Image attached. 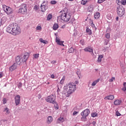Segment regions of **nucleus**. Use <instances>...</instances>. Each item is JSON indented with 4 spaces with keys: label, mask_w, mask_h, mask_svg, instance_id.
I'll list each match as a JSON object with an SVG mask.
<instances>
[{
    "label": "nucleus",
    "mask_w": 126,
    "mask_h": 126,
    "mask_svg": "<svg viewBox=\"0 0 126 126\" xmlns=\"http://www.w3.org/2000/svg\"><path fill=\"white\" fill-rule=\"evenodd\" d=\"M75 83H77V82L76 81V82H75Z\"/></svg>",
    "instance_id": "nucleus-59"
},
{
    "label": "nucleus",
    "mask_w": 126,
    "mask_h": 126,
    "mask_svg": "<svg viewBox=\"0 0 126 126\" xmlns=\"http://www.w3.org/2000/svg\"><path fill=\"white\" fill-rule=\"evenodd\" d=\"M52 14H49V15L47 16V20H51L52 19Z\"/></svg>",
    "instance_id": "nucleus-31"
},
{
    "label": "nucleus",
    "mask_w": 126,
    "mask_h": 126,
    "mask_svg": "<svg viewBox=\"0 0 126 126\" xmlns=\"http://www.w3.org/2000/svg\"><path fill=\"white\" fill-rule=\"evenodd\" d=\"M88 1H89V0H82L81 3L83 5H85V4L87 3V2H88Z\"/></svg>",
    "instance_id": "nucleus-26"
},
{
    "label": "nucleus",
    "mask_w": 126,
    "mask_h": 126,
    "mask_svg": "<svg viewBox=\"0 0 126 126\" xmlns=\"http://www.w3.org/2000/svg\"><path fill=\"white\" fill-rule=\"evenodd\" d=\"M36 31H42V27L41 26H37L35 28Z\"/></svg>",
    "instance_id": "nucleus-24"
},
{
    "label": "nucleus",
    "mask_w": 126,
    "mask_h": 126,
    "mask_svg": "<svg viewBox=\"0 0 126 126\" xmlns=\"http://www.w3.org/2000/svg\"><path fill=\"white\" fill-rule=\"evenodd\" d=\"M57 93H58V96H59V95H60V94H61V93H62L61 92V89H60V88H58V90H57Z\"/></svg>",
    "instance_id": "nucleus-40"
},
{
    "label": "nucleus",
    "mask_w": 126,
    "mask_h": 126,
    "mask_svg": "<svg viewBox=\"0 0 126 126\" xmlns=\"http://www.w3.org/2000/svg\"><path fill=\"white\" fill-rule=\"evenodd\" d=\"M65 90L67 94H71L76 90V85L73 83H70L67 85Z\"/></svg>",
    "instance_id": "nucleus-3"
},
{
    "label": "nucleus",
    "mask_w": 126,
    "mask_h": 126,
    "mask_svg": "<svg viewBox=\"0 0 126 126\" xmlns=\"http://www.w3.org/2000/svg\"><path fill=\"white\" fill-rule=\"evenodd\" d=\"M16 63L17 65L18 64L19 65L21 63H24L23 61L22 60V57L17 56L15 58Z\"/></svg>",
    "instance_id": "nucleus-9"
},
{
    "label": "nucleus",
    "mask_w": 126,
    "mask_h": 126,
    "mask_svg": "<svg viewBox=\"0 0 126 126\" xmlns=\"http://www.w3.org/2000/svg\"><path fill=\"white\" fill-rule=\"evenodd\" d=\"M116 19L117 21H119V17H117Z\"/></svg>",
    "instance_id": "nucleus-53"
},
{
    "label": "nucleus",
    "mask_w": 126,
    "mask_h": 126,
    "mask_svg": "<svg viewBox=\"0 0 126 126\" xmlns=\"http://www.w3.org/2000/svg\"><path fill=\"white\" fill-rule=\"evenodd\" d=\"M122 0H116V3L118 4V5H120L122 3Z\"/></svg>",
    "instance_id": "nucleus-35"
},
{
    "label": "nucleus",
    "mask_w": 126,
    "mask_h": 126,
    "mask_svg": "<svg viewBox=\"0 0 126 126\" xmlns=\"http://www.w3.org/2000/svg\"><path fill=\"white\" fill-rule=\"evenodd\" d=\"M74 52V49H73V47H71L68 50V53H72Z\"/></svg>",
    "instance_id": "nucleus-29"
},
{
    "label": "nucleus",
    "mask_w": 126,
    "mask_h": 126,
    "mask_svg": "<svg viewBox=\"0 0 126 126\" xmlns=\"http://www.w3.org/2000/svg\"><path fill=\"white\" fill-rule=\"evenodd\" d=\"M29 56H30V55L28 53V52L25 53L24 56L23 57H22V60H23V63H25V62L28 60Z\"/></svg>",
    "instance_id": "nucleus-10"
},
{
    "label": "nucleus",
    "mask_w": 126,
    "mask_h": 126,
    "mask_svg": "<svg viewBox=\"0 0 126 126\" xmlns=\"http://www.w3.org/2000/svg\"><path fill=\"white\" fill-rule=\"evenodd\" d=\"M69 1H73L74 0H68Z\"/></svg>",
    "instance_id": "nucleus-54"
},
{
    "label": "nucleus",
    "mask_w": 126,
    "mask_h": 126,
    "mask_svg": "<svg viewBox=\"0 0 126 126\" xmlns=\"http://www.w3.org/2000/svg\"><path fill=\"white\" fill-rule=\"evenodd\" d=\"M116 116H117V117H119V116H122V115L121 114V113H120L119 112V111H117V112H116Z\"/></svg>",
    "instance_id": "nucleus-44"
},
{
    "label": "nucleus",
    "mask_w": 126,
    "mask_h": 126,
    "mask_svg": "<svg viewBox=\"0 0 126 126\" xmlns=\"http://www.w3.org/2000/svg\"><path fill=\"white\" fill-rule=\"evenodd\" d=\"M18 86L19 88L22 87V83L21 82H20L18 84Z\"/></svg>",
    "instance_id": "nucleus-45"
},
{
    "label": "nucleus",
    "mask_w": 126,
    "mask_h": 126,
    "mask_svg": "<svg viewBox=\"0 0 126 126\" xmlns=\"http://www.w3.org/2000/svg\"><path fill=\"white\" fill-rule=\"evenodd\" d=\"M33 9H34V10H38V9H39V6L36 5L34 6Z\"/></svg>",
    "instance_id": "nucleus-37"
},
{
    "label": "nucleus",
    "mask_w": 126,
    "mask_h": 126,
    "mask_svg": "<svg viewBox=\"0 0 126 126\" xmlns=\"http://www.w3.org/2000/svg\"><path fill=\"white\" fill-rule=\"evenodd\" d=\"M90 8H91L92 10L93 9V8L92 7H90Z\"/></svg>",
    "instance_id": "nucleus-56"
},
{
    "label": "nucleus",
    "mask_w": 126,
    "mask_h": 126,
    "mask_svg": "<svg viewBox=\"0 0 126 126\" xmlns=\"http://www.w3.org/2000/svg\"><path fill=\"white\" fill-rule=\"evenodd\" d=\"M93 126H95V125H96V122L94 121V122H93Z\"/></svg>",
    "instance_id": "nucleus-52"
},
{
    "label": "nucleus",
    "mask_w": 126,
    "mask_h": 126,
    "mask_svg": "<svg viewBox=\"0 0 126 126\" xmlns=\"http://www.w3.org/2000/svg\"><path fill=\"white\" fill-rule=\"evenodd\" d=\"M115 77H112V78H111V79H109V82H113V81H114V80H115Z\"/></svg>",
    "instance_id": "nucleus-41"
},
{
    "label": "nucleus",
    "mask_w": 126,
    "mask_h": 126,
    "mask_svg": "<svg viewBox=\"0 0 126 126\" xmlns=\"http://www.w3.org/2000/svg\"><path fill=\"white\" fill-rule=\"evenodd\" d=\"M6 32L14 36H16L21 33V29L17 23H13L8 26L6 29Z\"/></svg>",
    "instance_id": "nucleus-1"
},
{
    "label": "nucleus",
    "mask_w": 126,
    "mask_h": 126,
    "mask_svg": "<svg viewBox=\"0 0 126 126\" xmlns=\"http://www.w3.org/2000/svg\"><path fill=\"white\" fill-rule=\"evenodd\" d=\"M121 4H123V5H126V0H123L121 1Z\"/></svg>",
    "instance_id": "nucleus-43"
},
{
    "label": "nucleus",
    "mask_w": 126,
    "mask_h": 126,
    "mask_svg": "<svg viewBox=\"0 0 126 126\" xmlns=\"http://www.w3.org/2000/svg\"><path fill=\"white\" fill-rule=\"evenodd\" d=\"M56 43H57L58 45H60V46H63V47H64V45L63 43V41H61V40L58 37H56Z\"/></svg>",
    "instance_id": "nucleus-14"
},
{
    "label": "nucleus",
    "mask_w": 126,
    "mask_h": 126,
    "mask_svg": "<svg viewBox=\"0 0 126 126\" xmlns=\"http://www.w3.org/2000/svg\"><path fill=\"white\" fill-rule=\"evenodd\" d=\"M27 12V5L22 4L19 7L18 13L20 14H25Z\"/></svg>",
    "instance_id": "nucleus-6"
},
{
    "label": "nucleus",
    "mask_w": 126,
    "mask_h": 126,
    "mask_svg": "<svg viewBox=\"0 0 126 126\" xmlns=\"http://www.w3.org/2000/svg\"><path fill=\"white\" fill-rule=\"evenodd\" d=\"M3 76V73L0 72V78H1Z\"/></svg>",
    "instance_id": "nucleus-47"
},
{
    "label": "nucleus",
    "mask_w": 126,
    "mask_h": 126,
    "mask_svg": "<svg viewBox=\"0 0 126 126\" xmlns=\"http://www.w3.org/2000/svg\"><path fill=\"white\" fill-rule=\"evenodd\" d=\"M17 68V63H14L12 66L9 67V69L10 71H13Z\"/></svg>",
    "instance_id": "nucleus-13"
},
{
    "label": "nucleus",
    "mask_w": 126,
    "mask_h": 126,
    "mask_svg": "<svg viewBox=\"0 0 126 126\" xmlns=\"http://www.w3.org/2000/svg\"><path fill=\"white\" fill-rule=\"evenodd\" d=\"M76 74H77L79 78H80V76H79V72L78 71V72H76Z\"/></svg>",
    "instance_id": "nucleus-50"
},
{
    "label": "nucleus",
    "mask_w": 126,
    "mask_h": 126,
    "mask_svg": "<svg viewBox=\"0 0 126 126\" xmlns=\"http://www.w3.org/2000/svg\"><path fill=\"white\" fill-rule=\"evenodd\" d=\"M97 116H98V114L96 112L92 114V117H93V118H95V117H97Z\"/></svg>",
    "instance_id": "nucleus-32"
},
{
    "label": "nucleus",
    "mask_w": 126,
    "mask_h": 126,
    "mask_svg": "<svg viewBox=\"0 0 126 126\" xmlns=\"http://www.w3.org/2000/svg\"><path fill=\"white\" fill-rule=\"evenodd\" d=\"M53 122V117L51 116H49L47 118V123L51 124Z\"/></svg>",
    "instance_id": "nucleus-18"
},
{
    "label": "nucleus",
    "mask_w": 126,
    "mask_h": 126,
    "mask_svg": "<svg viewBox=\"0 0 126 126\" xmlns=\"http://www.w3.org/2000/svg\"><path fill=\"white\" fill-rule=\"evenodd\" d=\"M56 63H57V62H56V61H53L51 62V63H53V64Z\"/></svg>",
    "instance_id": "nucleus-51"
},
{
    "label": "nucleus",
    "mask_w": 126,
    "mask_h": 126,
    "mask_svg": "<svg viewBox=\"0 0 126 126\" xmlns=\"http://www.w3.org/2000/svg\"><path fill=\"white\" fill-rule=\"evenodd\" d=\"M80 42H84V40H80Z\"/></svg>",
    "instance_id": "nucleus-55"
},
{
    "label": "nucleus",
    "mask_w": 126,
    "mask_h": 126,
    "mask_svg": "<svg viewBox=\"0 0 126 126\" xmlns=\"http://www.w3.org/2000/svg\"><path fill=\"white\" fill-rule=\"evenodd\" d=\"M51 4H57V1L56 0H52L51 1Z\"/></svg>",
    "instance_id": "nucleus-38"
},
{
    "label": "nucleus",
    "mask_w": 126,
    "mask_h": 126,
    "mask_svg": "<svg viewBox=\"0 0 126 126\" xmlns=\"http://www.w3.org/2000/svg\"><path fill=\"white\" fill-rule=\"evenodd\" d=\"M125 10H126L125 9V8H124L123 6H119L118 7H117V8L118 15H119V16H120L121 17L122 16H123V15L125 14Z\"/></svg>",
    "instance_id": "nucleus-8"
},
{
    "label": "nucleus",
    "mask_w": 126,
    "mask_h": 126,
    "mask_svg": "<svg viewBox=\"0 0 126 126\" xmlns=\"http://www.w3.org/2000/svg\"><path fill=\"white\" fill-rule=\"evenodd\" d=\"M58 123L60 124V123L62 122L63 123V122L64 121V120L63 118H60L58 119Z\"/></svg>",
    "instance_id": "nucleus-30"
},
{
    "label": "nucleus",
    "mask_w": 126,
    "mask_h": 126,
    "mask_svg": "<svg viewBox=\"0 0 126 126\" xmlns=\"http://www.w3.org/2000/svg\"><path fill=\"white\" fill-rule=\"evenodd\" d=\"M124 87L122 88L123 91H126V83H124L123 84Z\"/></svg>",
    "instance_id": "nucleus-33"
},
{
    "label": "nucleus",
    "mask_w": 126,
    "mask_h": 126,
    "mask_svg": "<svg viewBox=\"0 0 126 126\" xmlns=\"http://www.w3.org/2000/svg\"><path fill=\"white\" fill-rule=\"evenodd\" d=\"M20 95H17L15 97V103L16 104V106H18L19 104H20Z\"/></svg>",
    "instance_id": "nucleus-12"
},
{
    "label": "nucleus",
    "mask_w": 126,
    "mask_h": 126,
    "mask_svg": "<svg viewBox=\"0 0 126 126\" xmlns=\"http://www.w3.org/2000/svg\"><path fill=\"white\" fill-rule=\"evenodd\" d=\"M103 57H104V56L102 55H99L98 60H97V62L98 63H101V62H102V59H103Z\"/></svg>",
    "instance_id": "nucleus-20"
},
{
    "label": "nucleus",
    "mask_w": 126,
    "mask_h": 126,
    "mask_svg": "<svg viewBox=\"0 0 126 126\" xmlns=\"http://www.w3.org/2000/svg\"><path fill=\"white\" fill-rule=\"evenodd\" d=\"M86 32L88 33V35H92V32L91 30L89 29V28H87L86 29Z\"/></svg>",
    "instance_id": "nucleus-27"
},
{
    "label": "nucleus",
    "mask_w": 126,
    "mask_h": 126,
    "mask_svg": "<svg viewBox=\"0 0 126 126\" xmlns=\"http://www.w3.org/2000/svg\"><path fill=\"white\" fill-rule=\"evenodd\" d=\"M3 104H6V98H4L3 99Z\"/></svg>",
    "instance_id": "nucleus-48"
},
{
    "label": "nucleus",
    "mask_w": 126,
    "mask_h": 126,
    "mask_svg": "<svg viewBox=\"0 0 126 126\" xmlns=\"http://www.w3.org/2000/svg\"><path fill=\"white\" fill-rule=\"evenodd\" d=\"M99 81H100V79H98L97 80H95L92 83V86H95L96 84H97L98 82H99Z\"/></svg>",
    "instance_id": "nucleus-19"
},
{
    "label": "nucleus",
    "mask_w": 126,
    "mask_h": 126,
    "mask_svg": "<svg viewBox=\"0 0 126 126\" xmlns=\"http://www.w3.org/2000/svg\"><path fill=\"white\" fill-rule=\"evenodd\" d=\"M78 114V112L77 111H74L73 113V116H75V115H77Z\"/></svg>",
    "instance_id": "nucleus-46"
},
{
    "label": "nucleus",
    "mask_w": 126,
    "mask_h": 126,
    "mask_svg": "<svg viewBox=\"0 0 126 126\" xmlns=\"http://www.w3.org/2000/svg\"><path fill=\"white\" fill-rule=\"evenodd\" d=\"M6 21H7V18L5 16L3 17L1 19L0 24H1V25H3L4 23H6Z\"/></svg>",
    "instance_id": "nucleus-15"
},
{
    "label": "nucleus",
    "mask_w": 126,
    "mask_h": 126,
    "mask_svg": "<svg viewBox=\"0 0 126 126\" xmlns=\"http://www.w3.org/2000/svg\"><path fill=\"white\" fill-rule=\"evenodd\" d=\"M58 28H59V25H58V24H55L53 25V30H58Z\"/></svg>",
    "instance_id": "nucleus-23"
},
{
    "label": "nucleus",
    "mask_w": 126,
    "mask_h": 126,
    "mask_svg": "<svg viewBox=\"0 0 126 126\" xmlns=\"http://www.w3.org/2000/svg\"><path fill=\"white\" fill-rule=\"evenodd\" d=\"M45 100L46 102H48V103L54 104L56 106L55 109H56V110H59L58 102H56V95L54 94H51L47 97V98L45 99Z\"/></svg>",
    "instance_id": "nucleus-4"
},
{
    "label": "nucleus",
    "mask_w": 126,
    "mask_h": 126,
    "mask_svg": "<svg viewBox=\"0 0 126 126\" xmlns=\"http://www.w3.org/2000/svg\"><path fill=\"white\" fill-rule=\"evenodd\" d=\"M48 84H50V83H48Z\"/></svg>",
    "instance_id": "nucleus-60"
},
{
    "label": "nucleus",
    "mask_w": 126,
    "mask_h": 126,
    "mask_svg": "<svg viewBox=\"0 0 126 126\" xmlns=\"http://www.w3.org/2000/svg\"><path fill=\"white\" fill-rule=\"evenodd\" d=\"M45 2H46L45 1H43V3H45Z\"/></svg>",
    "instance_id": "nucleus-57"
},
{
    "label": "nucleus",
    "mask_w": 126,
    "mask_h": 126,
    "mask_svg": "<svg viewBox=\"0 0 126 126\" xmlns=\"http://www.w3.org/2000/svg\"><path fill=\"white\" fill-rule=\"evenodd\" d=\"M51 77L52 78V79H55V75L52 74Z\"/></svg>",
    "instance_id": "nucleus-49"
},
{
    "label": "nucleus",
    "mask_w": 126,
    "mask_h": 126,
    "mask_svg": "<svg viewBox=\"0 0 126 126\" xmlns=\"http://www.w3.org/2000/svg\"><path fill=\"white\" fill-rule=\"evenodd\" d=\"M60 13H61V19L62 20L65 22H68L70 20L71 16L68 13V10L67 8H65L63 11H61Z\"/></svg>",
    "instance_id": "nucleus-2"
},
{
    "label": "nucleus",
    "mask_w": 126,
    "mask_h": 126,
    "mask_svg": "<svg viewBox=\"0 0 126 126\" xmlns=\"http://www.w3.org/2000/svg\"><path fill=\"white\" fill-rule=\"evenodd\" d=\"M4 112H6V114H9L10 113V111H9V109L8 108H6L4 110Z\"/></svg>",
    "instance_id": "nucleus-34"
},
{
    "label": "nucleus",
    "mask_w": 126,
    "mask_h": 126,
    "mask_svg": "<svg viewBox=\"0 0 126 126\" xmlns=\"http://www.w3.org/2000/svg\"><path fill=\"white\" fill-rule=\"evenodd\" d=\"M89 114H90V111H89V109H86L81 112V115L82 116L81 120L82 122H86V120H87L86 117H88Z\"/></svg>",
    "instance_id": "nucleus-7"
},
{
    "label": "nucleus",
    "mask_w": 126,
    "mask_h": 126,
    "mask_svg": "<svg viewBox=\"0 0 126 126\" xmlns=\"http://www.w3.org/2000/svg\"><path fill=\"white\" fill-rule=\"evenodd\" d=\"M94 17L95 19H98L100 17V13L96 12L94 14Z\"/></svg>",
    "instance_id": "nucleus-21"
},
{
    "label": "nucleus",
    "mask_w": 126,
    "mask_h": 126,
    "mask_svg": "<svg viewBox=\"0 0 126 126\" xmlns=\"http://www.w3.org/2000/svg\"><path fill=\"white\" fill-rule=\"evenodd\" d=\"M39 54H34L33 55V57L34 58V59H38V58L39 57Z\"/></svg>",
    "instance_id": "nucleus-36"
},
{
    "label": "nucleus",
    "mask_w": 126,
    "mask_h": 126,
    "mask_svg": "<svg viewBox=\"0 0 126 126\" xmlns=\"http://www.w3.org/2000/svg\"><path fill=\"white\" fill-rule=\"evenodd\" d=\"M64 80H65V76H63L60 82V84H63L64 83Z\"/></svg>",
    "instance_id": "nucleus-25"
},
{
    "label": "nucleus",
    "mask_w": 126,
    "mask_h": 126,
    "mask_svg": "<svg viewBox=\"0 0 126 126\" xmlns=\"http://www.w3.org/2000/svg\"><path fill=\"white\" fill-rule=\"evenodd\" d=\"M110 33H106L105 34V38H107V39H109L110 38Z\"/></svg>",
    "instance_id": "nucleus-39"
},
{
    "label": "nucleus",
    "mask_w": 126,
    "mask_h": 126,
    "mask_svg": "<svg viewBox=\"0 0 126 126\" xmlns=\"http://www.w3.org/2000/svg\"><path fill=\"white\" fill-rule=\"evenodd\" d=\"M41 8L42 12H45L46 11V6L45 5L41 4Z\"/></svg>",
    "instance_id": "nucleus-22"
},
{
    "label": "nucleus",
    "mask_w": 126,
    "mask_h": 126,
    "mask_svg": "<svg viewBox=\"0 0 126 126\" xmlns=\"http://www.w3.org/2000/svg\"><path fill=\"white\" fill-rule=\"evenodd\" d=\"M84 51L85 52H89V53H91L92 56H93L94 55V53L93 52V48L92 47H86V48L84 49Z\"/></svg>",
    "instance_id": "nucleus-11"
},
{
    "label": "nucleus",
    "mask_w": 126,
    "mask_h": 126,
    "mask_svg": "<svg viewBox=\"0 0 126 126\" xmlns=\"http://www.w3.org/2000/svg\"><path fill=\"white\" fill-rule=\"evenodd\" d=\"M114 99H115V96H114V95H107L104 97L105 100H114Z\"/></svg>",
    "instance_id": "nucleus-16"
},
{
    "label": "nucleus",
    "mask_w": 126,
    "mask_h": 126,
    "mask_svg": "<svg viewBox=\"0 0 126 126\" xmlns=\"http://www.w3.org/2000/svg\"><path fill=\"white\" fill-rule=\"evenodd\" d=\"M92 26H94V24H93V25H92Z\"/></svg>",
    "instance_id": "nucleus-58"
},
{
    "label": "nucleus",
    "mask_w": 126,
    "mask_h": 126,
    "mask_svg": "<svg viewBox=\"0 0 126 126\" xmlns=\"http://www.w3.org/2000/svg\"><path fill=\"white\" fill-rule=\"evenodd\" d=\"M39 41L41 43H43V44H48V42L43 39V38H40Z\"/></svg>",
    "instance_id": "nucleus-28"
},
{
    "label": "nucleus",
    "mask_w": 126,
    "mask_h": 126,
    "mask_svg": "<svg viewBox=\"0 0 126 126\" xmlns=\"http://www.w3.org/2000/svg\"><path fill=\"white\" fill-rule=\"evenodd\" d=\"M105 0H98L97 3H102V2H104V1Z\"/></svg>",
    "instance_id": "nucleus-42"
},
{
    "label": "nucleus",
    "mask_w": 126,
    "mask_h": 126,
    "mask_svg": "<svg viewBox=\"0 0 126 126\" xmlns=\"http://www.w3.org/2000/svg\"><path fill=\"white\" fill-rule=\"evenodd\" d=\"M82 45H83V43H82Z\"/></svg>",
    "instance_id": "nucleus-61"
},
{
    "label": "nucleus",
    "mask_w": 126,
    "mask_h": 126,
    "mask_svg": "<svg viewBox=\"0 0 126 126\" xmlns=\"http://www.w3.org/2000/svg\"><path fill=\"white\" fill-rule=\"evenodd\" d=\"M121 103H122V101L117 99L114 101V104L115 105V106H119V105L121 104Z\"/></svg>",
    "instance_id": "nucleus-17"
},
{
    "label": "nucleus",
    "mask_w": 126,
    "mask_h": 126,
    "mask_svg": "<svg viewBox=\"0 0 126 126\" xmlns=\"http://www.w3.org/2000/svg\"><path fill=\"white\" fill-rule=\"evenodd\" d=\"M2 9L7 15H10V14H12L13 13V10H12V8L9 6L3 5Z\"/></svg>",
    "instance_id": "nucleus-5"
}]
</instances>
